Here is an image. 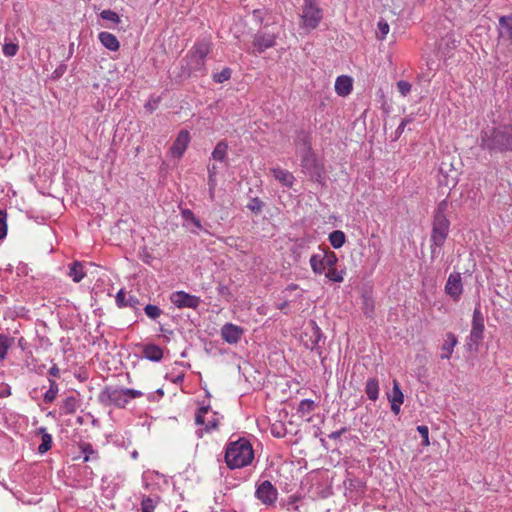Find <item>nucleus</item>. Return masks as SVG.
<instances>
[{
  "mask_svg": "<svg viewBox=\"0 0 512 512\" xmlns=\"http://www.w3.org/2000/svg\"><path fill=\"white\" fill-rule=\"evenodd\" d=\"M479 144L490 152L512 150V125L486 127L481 132Z\"/></svg>",
  "mask_w": 512,
  "mask_h": 512,
  "instance_id": "1",
  "label": "nucleus"
},
{
  "mask_svg": "<svg viewBox=\"0 0 512 512\" xmlns=\"http://www.w3.org/2000/svg\"><path fill=\"white\" fill-rule=\"evenodd\" d=\"M254 459V451L250 442L239 439L229 443L226 448L225 461L230 469L248 466Z\"/></svg>",
  "mask_w": 512,
  "mask_h": 512,
  "instance_id": "2",
  "label": "nucleus"
},
{
  "mask_svg": "<svg viewBox=\"0 0 512 512\" xmlns=\"http://www.w3.org/2000/svg\"><path fill=\"white\" fill-rule=\"evenodd\" d=\"M142 395L143 393L136 389L107 386L101 391L99 398L106 405L124 408L130 399L139 398Z\"/></svg>",
  "mask_w": 512,
  "mask_h": 512,
  "instance_id": "3",
  "label": "nucleus"
},
{
  "mask_svg": "<svg viewBox=\"0 0 512 512\" xmlns=\"http://www.w3.org/2000/svg\"><path fill=\"white\" fill-rule=\"evenodd\" d=\"M450 223L442 211H438L434 216L432 233H431V258L434 259L440 252L441 247L444 245Z\"/></svg>",
  "mask_w": 512,
  "mask_h": 512,
  "instance_id": "4",
  "label": "nucleus"
},
{
  "mask_svg": "<svg viewBox=\"0 0 512 512\" xmlns=\"http://www.w3.org/2000/svg\"><path fill=\"white\" fill-rule=\"evenodd\" d=\"M304 147L299 150L300 166L302 172L312 180L320 182L323 174V167L316 158L312 147L304 141Z\"/></svg>",
  "mask_w": 512,
  "mask_h": 512,
  "instance_id": "5",
  "label": "nucleus"
},
{
  "mask_svg": "<svg viewBox=\"0 0 512 512\" xmlns=\"http://www.w3.org/2000/svg\"><path fill=\"white\" fill-rule=\"evenodd\" d=\"M210 49V43L207 41H199L194 44L185 58V68L188 74L193 72H202L205 70V60Z\"/></svg>",
  "mask_w": 512,
  "mask_h": 512,
  "instance_id": "6",
  "label": "nucleus"
},
{
  "mask_svg": "<svg viewBox=\"0 0 512 512\" xmlns=\"http://www.w3.org/2000/svg\"><path fill=\"white\" fill-rule=\"evenodd\" d=\"M310 266L315 274H322L326 269L334 267L338 258L333 251L319 249L318 253L310 257Z\"/></svg>",
  "mask_w": 512,
  "mask_h": 512,
  "instance_id": "7",
  "label": "nucleus"
},
{
  "mask_svg": "<svg viewBox=\"0 0 512 512\" xmlns=\"http://www.w3.org/2000/svg\"><path fill=\"white\" fill-rule=\"evenodd\" d=\"M301 18L302 27L309 31L319 25L322 19V10L319 8L316 0H304Z\"/></svg>",
  "mask_w": 512,
  "mask_h": 512,
  "instance_id": "8",
  "label": "nucleus"
},
{
  "mask_svg": "<svg viewBox=\"0 0 512 512\" xmlns=\"http://www.w3.org/2000/svg\"><path fill=\"white\" fill-rule=\"evenodd\" d=\"M255 497L265 506H272L278 498V491L268 480L257 485Z\"/></svg>",
  "mask_w": 512,
  "mask_h": 512,
  "instance_id": "9",
  "label": "nucleus"
},
{
  "mask_svg": "<svg viewBox=\"0 0 512 512\" xmlns=\"http://www.w3.org/2000/svg\"><path fill=\"white\" fill-rule=\"evenodd\" d=\"M170 301L177 308H191L196 309L201 300L195 295L188 294L184 291L173 292L170 296Z\"/></svg>",
  "mask_w": 512,
  "mask_h": 512,
  "instance_id": "10",
  "label": "nucleus"
},
{
  "mask_svg": "<svg viewBox=\"0 0 512 512\" xmlns=\"http://www.w3.org/2000/svg\"><path fill=\"white\" fill-rule=\"evenodd\" d=\"M195 423L204 426L205 430L208 432L218 426V418L216 413L212 412L209 406H203L196 413Z\"/></svg>",
  "mask_w": 512,
  "mask_h": 512,
  "instance_id": "11",
  "label": "nucleus"
},
{
  "mask_svg": "<svg viewBox=\"0 0 512 512\" xmlns=\"http://www.w3.org/2000/svg\"><path fill=\"white\" fill-rule=\"evenodd\" d=\"M463 292V285L460 273H451L445 284V293L454 301H458Z\"/></svg>",
  "mask_w": 512,
  "mask_h": 512,
  "instance_id": "12",
  "label": "nucleus"
},
{
  "mask_svg": "<svg viewBox=\"0 0 512 512\" xmlns=\"http://www.w3.org/2000/svg\"><path fill=\"white\" fill-rule=\"evenodd\" d=\"M484 332V317L479 308L473 311L472 328L470 331V341L478 344L483 338Z\"/></svg>",
  "mask_w": 512,
  "mask_h": 512,
  "instance_id": "13",
  "label": "nucleus"
},
{
  "mask_svg": "<svg viewBox=\"0 0 512 512\" xmlns=\"http://www.w3.org/2000/svg\"><path fill=\"white\" fill-rule=\"evenodd\" d=\"M244 334V329L232 323H226L220 330L222 339L228 344H237Z\"/></svg>",
  "mask_w": 512,
  "mask_h": 512,
  "instance_id": "14",
  "label": "nucleus"
},
{
  "mask_svg": "<svg viewBox=\"0 0 512 512\" xmlns=\"http://www.w3.org/2000/svg\"><path fill=\"white\" fill-rule=\"evenodd\" d=\"M275 42L276 37L274 34L258 32L253 37L254 50L252 52L262 53L265 50L273 47L275 45Z\"/></svg>",
  "mask_w": 512,
  "mask_h": 512,
  "instance_id": "15",
  "label": "nucleus"
},
{
  "mask_svg": "<svg viewBox=\"0 0 512 512\" xmlns=\"http://www.w3.org/2000/svg\"><path fill=\"white\" fill-rule=\"evenodd\" d=\"M190 142V135L188 131L182 130L178 134L176 140L174 141L172 147H171V154L173 157L180 158L185 150L187 149V146Z\"/></svg>",
  "mask_w": 512,
  "mask_h": 512,
  "instance_id": "16",
  "label": "nucleus"
},
{
  "mask_svg": "<svg viewBox=\"0 0 512 512\" xmlns=\"http://www.w3.org/2000/svg\"><path fill=\"white\" fill-rule=\"evenodd\" d=\"M273 177L284 187L290 188L293 186L295 177L291 172L280 167H273L270 169Z\"/></svg>",
  "mask_w": 512,
  "mask_h": 512,
  "instance_id": "17",
  "label": "nucleus"
},
{
  "mask_svg": "<svg viewBox=\"0 0 512 512\" xmlns=\"http://www.w3.org/2000/svg\"><path fill=\"white\" fill-rule=\"evenodd\" d=\"M498 33L501 40H512V15L499 18Z\"/></svg>",
  "mask_w": 512,
  "mask_h": 512,
  "instance_id": "18",
  "label": "nucleus"
},
{
  "mask_svg": "<svg viewBox=\"0 0 512 512\" xmlns=\"http://www.w3.org/2000/svg\"><path fill=\"white\" fill-rule=\"evenodd\" d=\"M115 301L119 308L131 307L136 309L139 305V300L133 295H127L123 289L118 291Z\"/></svg>",
  "mask_w": 512,
  "mask_h": 512,
  "instance_id": "19",
  "label": "nucleus"
},
{
  "mask_svg": "<svg viewBox=\"0 0 512 512\" xmlns=\"http://www.w3.org/2000/svg\"><path fill=\"white\" fill-rule=\"evenodd\" d=\"M458 344L457 337L453 333H447L443 344L441 345V359H450L454 351V347Z\"/></svg>",
  "mask_w": 512,
  "mask_h": 512,
  "instance_id": "20",
  "label": "nucleus"
},
{
  "mask_svg": "<svg viewBox=\"0 0 512 512\" xmlns=\"http://www.w3.org/2000/svg\"><path fill=\"white\" fill-rule=\"evenodd\" d=\"M98 39L101 44L110 51H117L120 47L118 39L110 32H100Z\"/></svg>",
  "mask_w": 512,
  "mask_h": 512,
  "instance_id": "21",
  "label": "nucleus"
},
{
  "mask_svg": "<svg viewBox=\"0 0 512 512\" xmlns=\"http://www.w3.org/2000/svg\"><path fill=\"white\" fill-rule=\"evenodd\" d=\"M352 90V79L348 76H339L335 82V91L339 96H346Z\"/></svg>",
  "mask_w": 512,
  "mask_h": 512,
  "instance_id": "22",
  "label": "nucleus"
},
{
  "mask_svg": "<svg viewBox=\"0 0 512 512\" xmlns=\"http://www.w3.org/2000/svg\"><path fill=\"white\" fill-rule=\"evenodd\" d=\"M37 433L41 435V444L38 446V453L42 455L51 449L53 438L45 427L38 428Z\"/></svg>",
  "mask_w": 512,
  "mask_h": 512,
  "instance_id": "23",
  "label": "nucleus"
},
{
  "mask_svg": "<svg viewBox=\"0 0 512 512\" xmlns=\"http://www.w3.org/2000/svg\"><path fill=\"white\" fill-rule=\"evenodd\" d=\"M145 358L150 361L159 362L163 357L162 349L155 344H147L143 348Z\"/></svg>",
  "mask_w": 512,
  "mask_h": 512,
  "instance_id": "24",
  "label": "nucleus"
},
{
  "mask_svg": "<svg viewBox=\"0 0 512 512\" xmlns=\"http://www.w3.org/2000/svg\"><path fill=\"white\" fill-rule=\"evenodd\" d=\"M68 275L72 278L74 282L78 283L85 277L86 272L84 271L83 265L80 262L76 261L69 266Z\"/></svg>",
  "mask_w": 512,
  "mask_h": 512,
  "instance_id": "25",
  "label": "nucleus"
},
{
  "mask_svg": "<svg viewBox=\"0 0 512 512\" xmlns=\"http://www.w3.org/2000/svg\"><path fill=\"white\" fill-rule=\"evenodd\" d=\"M365 392L371 401H376L379 396V382L376 378H370L366 382Z\"/></svg>",
  "mask_w": 512,
  "mask_h": 512,
  "instance_id": "26",
  "label": "nucleus"
},
{
  "mask_svg": "<svg viewBox=\"0 0 512 512\" xmlns=\"http://www.w3.org/2000/svg\"><path fill=\"white\" fill-rule=\"evenodd\" d=\"M78 408V400L75 396H68L66 397L61 404V411L62 413L68 415L73 414Z\"/></svg>",
  "mask_w": 512,
  "mask_h": 512,
  "instance_id": "27",
  "label": "nucleus"
},
{
  "mask_svg": "<svg viewBox=\"0 0 512 512\" xmlns=\"http://www.w3.org/2000/svg\"><path fill=\"white\" fill-rule=\"evenodd\" d=\"M310 334V343L306 342L305 345L311 350H313L318 346L319 341L322 338V332L314 322L312 323V326L310 328Z\"/></svg>",
  "mask_w": 512,
  "mask_h": 512,
  "instance_id": "28",
  "label": "nucleus"
},
{
  "mask_svg": "<svg viewBox=\"0 0 512 512\" xmlns=\"http://www.w3.org/2000/svg\"><path fill=\"white\" fill-rule=\"evenodd\" d=\"M14 338L0 334V361L4 360L8 350L13 346Z\"/></svg>",
  "mask_w": 512,
  "mask_h": 512,
  "instance_id": "29",
  "label": "nucleus"
},
{
  "mask_svg": "<svg viewBox=\"0 0 512 512\" xmlns=\"http://www.w3.org/2000/svg\"><path fill=\"white\" fill-rule=\"evenodd\" d=\"M329 241L335 249H339L344 245L346 236L343 231L335 230L329 234Z\"/></svg>",
  "mask_w": 512,
  "mask_h": 512,
  "instance_id": "30",
  "label": "nucleus"
},
{
  "mask_svg": "<svg viewBox=\"0 0 512 512\" xmlns=\"http://www.w3.org/2000/svg\"><path fill=\"white\" fill-rule=\"evenodd\" d=\"M48 381H49V389L45 392L43 399H44V402H46V403H52L57 397V394L59 392V387L55 380L49 379Z\"/></svg>",
  "mask_w": 512,
  "mask_h": 512,
  "instance_id": "31",
  "label": "nucleus"
},
{
  "mask_svg": "<svg viewBox=\"0 0 512 512\" xmlns=\"http://www.w3.org/2000/svg\"><path fill=\"white\" fill-rule=\"evenodd\" d=\"M228 145L224 141H220L217 143L216 147L212 152V157L216 161L222 162L227 155Z\"/></svg>",
  "mask_w": 512,
  "mask_h": 512,
  "instance_id": "32",
  "label": "nucleus"
},
{
  "mask_svg": "<svg viewBox=\"0 0 512 512\" xmlns=\"http://www.w3.org/2000/svg\"><path fill=\"white\" fill-rule=\"evenodd\" d=\"M390 402H403L404 401V395L400 389L399 383L394 380L393 381V388L392 393L389 395Z\"/></svg>",
  "mask_w": 512,
  "mask_h": 512,
  "instance_id": "33",
  "label": "nucleus"
},
{
  "mask_svg": "<svg viewBox=\"0 0 512 512\" xmlns=\"http://www.w3.org/2000/svg\"><path fill=\"white\" fill-rule=\"evenodd\" d=\"M325 276L332 282L341 283L344 280V272L335 269L334 267L329 268Z\"/></svg>",
  "mask_w": 512,
  "mask_h": 512,
  "instance_id": "34",
  "label": "nucleus"
},
{
  "mask_svg": "<svg viewBox=\"0 0 512 512\" xmlns=\"http://www.w3.org/2000/svg\"><path fill=\"white\" fill-rule=\"evenodd\" d=\"M157 505V500L151 497L143 498L141 502V511L142 512H154L155 507Z\"/></svg>",
  "mask_w": 512,
  "mask_h": 512,
  "instance_id": "35",
  "label": "nucleus"
},
{
  "mask_svg": "<svg viewBox=\"0 0 512 512\" xmlns=\"http://www.w3.org/2000/svg\"><path fill=\"white\" fill-rule=\"evenodd\" d=\"M377 27H378V31L376 33L377 38L379 40H383L386 37V35L389 33V30H390L389 24L387 23V21L381 19V20H379Z\"/></svg>",
  "mask_w": 512,
  "mask_h": 512,
  "instance_id": "36",
  "label": "nucleus"
},
{
  "mask_svg": "<svg viewBox=\"0 0 512 512\" xmlns=\"http://www.w3.org/2000/svg\"><path fill=\"white\" fill-rule=\"evenodd\" d=\"M315 403L310 399H303L300 404L298 411L302 414H309L314 410Z\"/></svg>",
  "mask_w": 512,
  "mask_h": 512,
  "instance_id": "37",
  "label": "nucleus"
},
{
  "mask_svg": "<svg viewBox=\"0 0 512 512\" xmlns=\"http://www.w3.org/2000/svg\"><path fill=\"white\" fill-rule=\"evenodd\" d=\"M100 16L103 20H107V21H110V22H113L115 24L119 23L120 22V17L119 15L110 10V9H105L103 10L101 13H100Z\"/></svg>",
  "mask_w": 512,
  "mask_h": 512,
  "instance_id": "38",
  "label": "nucleus"
},
{
  "mask_svg": "<svg viewBox=\"0 0 512 512\" xmlns=\"http://www.w3.org/2000/svg\"><path fill=\"white\" fill-rule=\"evenodd\" d=\"M231 74L230 68H224L221 72L213 74V80L217 83H223L230 79Z\"/></svg>",
  "mask_w": 512,
  "mask_h": 512,
  "instance_id": "39",
  "label": "nucleus"
},
{
  "mask_svg": "<svg viewBox=\"0 0 512 512\" xmlns=\"http://www.w3.org/2000/svg\"><path fill=\"white\" fill-rule=\"evenodd\" d=\"M82 453L84 455V461L88 462L90 460L96 459V452L93 449L91 444H83L81 446Z\"/></svg>",
  "mask_w": 512,
  "mask_h": 512,
  "instance_id": "40",
  "label": "nucleus"
},
{
  "mask_svg": "<svg viewBox=\"0 0 512 512\" xmlns=\"http://www.w3.org/2000/svg\"><path fill=\"white\" fill-rule=\"evenodd\" d=\"M304 141L308 143L309 146H311L310 137L307 133L301 132L298 134L295 145H296V153L299 155V150L304 147Z\"/></svg>",
  "mask_w": 512,
  "mask_h": 512,
  "instance_id": "41",
  "label": "nucleus"
},
{
  "mask_svg": "<svg viewBox=\"0 0 512 512\" xmlns=\"http://www.w3.org/2000/svg\"><path fill=\"white\" fill-rule=\"evenodd\" d=\"M144 311L145 314L153 320L158 318L162 313L161 309L158 306L152 304L146 305Z\"/></svg>",
  "mask_w": 512,
  "mask_h": 512,
  "instance_id": "42",
  "label": "nucleus"
},
{
  "mask_svg": "<svg viewBox=\"0 0 512 512\" xmlns=\"http://www.w3.org/2000/svg\"><path fill=\"white\" fill-rule=\"evenodd\" d=\"M18 49H19V47L17 44L10 42V43H5L3 45L2 52L7 57H13L17 54Z\"/></svg>",
  "mask_w": 512,
  "mask_h": 512,
  "instance_id": "43",
  "label": "nucleus"
},
{
  "mask_svg": "<svg viewBox=\"0 0 512 512\" xmlns=\"http://www.w3.org/2000/svg\"><path fill=\"white\" fill-rule=\"evenodd\" d=\"M411 84L405 80H400L397 82V89L402 96H407L411 91Z\"/></svg>",
  "mask_w": 512,
  "mask_h": 512,
  "instance_id": "44",
  "label": "nucleus"
},
{
  "mask_svg": "<svg viewBox=\"0 0 512 512\" xmlns=\"http://www.w3.org/2000/svg\"><path fill=\"white\" fill-rule=\"evenodd\" d=\"M6 212L0 210V239H3L7 235V222Z\"/></svg>",
  "mask_w": 512,
  "mask_h": 512,
  "instance_id": "45",
  "label": "nucleus"
},
{
  "mask_svg": "<svg viewBox=\"0 0 512 512\" xmlns=\"http://www.w3.org/2000/svg\"><path fill=\"white\" fill-rule=\"evenodd\" d=\"M182 216H183V218H184V219H186V220H191V221L194 223V225H195L198 229H201V228H202V225H201V223H200V220H199V219H197V218L194 216V214H193V212H192L191 210H189V209H184V210L182 211Z\"/></svg>",
  "mask_w": 512,
  "mask_h": 512,
  "instance_id": "46",
  "label": "nucleus"
},
{
  "mask_svg": "<svg viewBox=\"0 0 512 512\" xmlns=\"http://www.w3.org/2000/svg\"><path fill=\"white\" fill-rule=\"evenodd\" d=\"M417 431L419 432V434L422 437L423 445L428 446L430 444V442H429V429H428V427L425 426V425L417 426Z\"/></svg>",
  "mask_w": 512,
  "mask_h": 512,
  "instance_id": "47",
  "label": "nucleus"
},
{
  "mask_svg": "<svg viewBox=\"0 0 512 512\" xmlns=\"http://www.w3.org/2000/svg\"><path fill=\"white\" fill-rule=\"evenodd\" d=\"M263 206L262 201L259 198H252L250 202L248 203L247 207L255 213H258L261 211Z\"/></svg>",
  "mask_w": 512,
  "mask_h": 512,
  "instance_id": "48",
  "label": "nucleus"
},
{
  "mask_svg": "<svg viewBox=\"0 0 512 512\" xmlns=\"http://www.w3.org/2000/svg\"><path fill=\"white\" fill-rule=\"evenodd\" d=\"M49 375L53 377H59L60 376V369L57 367L56 364H54L48 371Z\"/></svg>",
  "mask_w": 512,
  "mask_h": 512,
  "instance_id": "49",
  "label": "nucleus"
},
{
  "mask_svg": "<svg viewBox=\"0 0 512 512\" xmlns=\"http://www.w3.org/2000/svg\"><path fill=\"white\" fill-rule=\"evenodd\" d=\"M403 402H391V410L394 414H398L400 412V407Z\"/></svg>",
  "mask_w": 512,
  "mask_h": 512,
  "instance_id": "50",
  "label": "nucleus"
},
{
  "mask_svg": "<svg viewBox=\"0 0 512 512\" xmlns=\"http://www.w3.org/2000/svg\"><path fill=\"white\" fill-rule=\"evenodd\" d=\"M408 122H409V120H408V119H403V120L401 121V123L399 124V126H398V128H397L396 132H397L398 134H401V133L404 131L405 126L407 125V123H408Z\"/></svg>",
  "mask_w": 512,
  "mask_h": 512,
  "instance_id": "51",
  "label": "nucleus"
},
{
  "mask_svg": "<svg viewBox=\"0 0 512 512\" xmlns=\"http://www.w3.org/2000/svg\"><path fill=\"white\" fill-rule=\"evenodd\" d=\"M208 185L211 188H216V185H217L216 176L208 175Z\"/></svg>",
  "mask_w": 512,
  "mask_h": 512,
  "instance_id": "52",
  "label": "nucleus"
},
{
  "mask_svg": "<svg viewBox=\"0 0 512 512\" xmlns=\"http://www.w3.org/2000/svg\"><path fill=\"white\" fill-rule=\"evenodd\" d=\"M217 174V167L215 165L208 167V175L216 176Z\"/></svg>",
  "mask_w": 512,
  "mask_h": 512,
  "instance_id": "53",
  "label": "nucleus"
},
{
  "mask_svg": "<svg viewBox=\"0 0 512 512\" xmlns=\"http://www.w3.org/2000/svg\"><path fill=\"white\" fill-rule=\"evenodd\" d=\"M214 195H215V188L209 187V197L211 200L214 199Z\"/></svg>",
  "mask_w": 512,
  "mask_h": 512,
  "instance_id": "54",
  "label": "nucleus"
},
{
  "mask_svg": "<svg viewBox=\"0 0 512 512\" xmlns=\"http://www.w3.org/2000/svg\"><path fill=\"white\" fill-rule=\"evenodd\" d=\"M131 457H132L133 459H137V458H138V452H137L136 450H135V451H133V452H132V454H131Z\"/></svg>",
  "mask_w": 512,
  "mask_h": 512,
  "instance_id": "55",
  "label": "nucleus"
},
{
  "mask_svg": "<svg viewBox=\"0 0 512 512\" xmlns=\"http://www.w3.org/2000/svg\"><path fill=\"white\" fill-rule=\"evenodd\" d=\"M145 107H146L147 109H150V111H152V110H153L152 104H149V103H148V104H146V106H145Z\"/></svg>",
  "mask_w": 512,
  "mask_h": 512,
  "instance_id": "56",
  "label": "nucleus"
},
{
  "mask_svg": "<svg viewBox=\"0 0 512 512\" xmlns=\"http://www.w3.org/2000/svg\"><path fill=\"white\" fill-rule=\"evenodd\" d=\"M272 432H273V434H274L275 436H277V437H281V436H282V434H281V433H279V431H276V433H275L274 431H272Z\"/></svg>",
  "mask_w": 512,
  "mask_h": 512,
  "instance_id": "57",
  "label": "nucleus"
},
{
  "mask_svg": "<svg viewBox=\"0 0 512 512\" xmlns=\"http://www.w3.org/2000/svg\"><path fill=\"white\" fill-rule=\"evenodd\" d=\"M272 432H273V434H274L275 436H277V437H281V436H282V434H281V433H279V431H276V433H275L274 431H272Z\"/></svg>",
  "mask_w": 512,
  "mask_h": 512,
  "instance_id": "58",
  "label": "nucleus"
},
{
  "mask_svg": "<svg viewBox=\"0 0 512 512\" xmlns=\"http://www.w3.org/2000/svg\"><path fill=\"white\" fill-rule=\"evenodd\" d=\"M338 435H339V433L334 432V433H332V434H331V437H332V438H336V437H338Z\"/></svg>",
  "mask_w": 512,
  "mask_h": 512,
  "instance_id": "59",
  "label": "nucleus"
},
{
  "mask_svg": "<svg viewBox=\"0 0 512 512\" xmlns=\"http://www.w3.org/2000/svg\"><path fill=\"white\" fill-rule=\"evenodd\" d=\"M183 380V376H178L177 379H176V382H179V381H182Z\"/></svg>",
  "mask_w": 512,
  "mask_h": 512,
  "instance_id": "60",
  "label": "nucleus"
},
{
  "mask_svg": "<svg viewBox=\"0 0 512 512\" xmlns=\"http://www.w3.org/2000/svg\"><path fill=\"white\" fill-rule=\"evenodd\" d=\"M258 13H259V11H258V10H255V11H254V15H255V16H256Z\"/></svg>",
  "mask_w": 512,
  "mask_h": 512,
  "instance_id": "61",
  "label": "nucleus"
}]
</instances>
